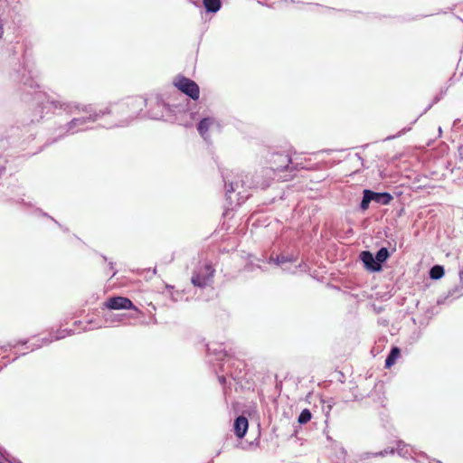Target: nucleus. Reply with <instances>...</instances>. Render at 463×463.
<instances>
[{"instance_id": "nucleus-19", "label": "nucleus", "mask_w": 463, "mask_h": 463, "mask_svg": "<svg viewBox=\"0 0 463 463\" xmlns=\"http://www.w3.org/2000/svg\"><path fill=\"white\" fill-rule=\"evenodd\" d=\"M410 129H411V128H404V129H402L401 132H399L397 135L387 137V139H392V138H395V137H400V136H402V134H404L406 131H409Z\"/></svg>"}, {"instance_id": "nucleus-17", "label": "nucleus", "mask_w": 463, "mask_h": 463, "mask_svg": "<svg viewBox=\"0 0 463 463\" xmlns=\"http://www.w3.org/2000/svg\"><path fill=\"white\" fill-rule=\"evenodd\" d=\"M238 188V183L232 182L229 185H226V194L234 192Z\"/></svg>"}, {"instance_id": "nucleus-7", "label": "nucleus", "mask_w": 463, "mask_h": 463, "mask_svg": "<svg viewBox=\"0 0 463 463\" xmlns=\"http://www.w3.org/2000/svg\"><path fill=\"white\" fill-rule=\"evenodd\" d=\"M248 420L244 416H239L234 422V431L238 438L241 439L245 436L248 430Z\"/></svg>"}, {"instance_id": "nucleus-20", "label": "nucleus", "mask_w": 463, "mask_h": 463, "mask_svg": "<svg viewBox=\"0 0 463 463\" xmlns=\"http://www.w3.org/2000/svg\"><path fill=\"white\" fill-rule=\"evenodd\" d=\"M459 279H460V283H461V284H462V286H463V270H462V271H460V273H459Z\"/></svg>"}, {"instance_id": "nucleus-1", "label": "nucleus", "mask_w": 463, "mask_h": 463, "mask_svg": "<svg viewBox=\"0 0 463 463\" xmlns=\"http://www.w3.org/2000/svg\"><path fill=\"white\" fill-rule=\"evenodd\" d=\"M61 108H63L65 110H68L69 112H71V113L73 111L77 110L79 112H82V113L89 115V117L74 118L69 123V130L71 132H77V131L85 129L87 128L86 125L89 122L96 121L99 118L100 114L104 115V112L101 110L99 111V113L94 112L91 106H83V107L80 108L79 106H76V105L72 106L71 104H62V105H61Z\"/></svg>"}, {"instance_id": "nucleus-13", "label": "nucleus", "mask_w": 463, "mask_h": 463, "mask_svg": "<svg viewBox=\"0 0 463 463\" xmlns=\"http://www.w3.org/2000/svg\"><path fill=\"white\" fill-rule=\"evenodd\" d=\"M444 275V269L441 266L436 265L430 269V276L433 279H439Z\"/></svg>"}, {"instance_id": "nucleus-12", "label": "nucleus", "mask_w": 463, "mask_h": 463, "mask_svg": "<svg viewBox=\"0 0 463 463\" xmlns=\"http://www.w3.org/2000/svg\"><path fill=\"white\" fill-rule=\"evenodd\" d=\"M203 5L208 12L215 13L221 8L220 0H203Z\"/></svg>"}, {"instance_id": "nucleus-5", "label": "nucleus", "mask_w": 463, "mask_h": 463, "mask_svg": "<svg viewBox=\"0 0 463 463\" xmlns=\"http://www.w3.org/2000/svg\"><path fill=\"white\" fill-rule=\"evenodd\" d=\"M213 272L211 265H205L200 272L193 275L192 283L196 287L203 288L211 281Z\"/></svg>"}, {"instance_id": "nucleus-2", "label": "nucleus", "mask_w": 463, "mask_h": 463, "mask_svg": "<svg viewBox=\"0 0 463 463\" xmlns=\"http://www.w3.org/2000/svg\"><path fill=\"white\" fill-rule=\"evenodd\" d=\"M364 196L360 204V207L363 211H365L369 208V204L371 202H375L382 205H388L392 200V196L389 193H376L371 190L365 189L364 190Z\"/></svg>"}, {"instance_id": "nucleus-25", "label": "nucleus", "mask_w": 463, "mask_h": 463, "mask_svg": "<svg viewBox=\"0 0 463 463\" xmlns=\"http://www.w3.org/2000/svg\"><path fill=\"white\" fill-rule=\"evenodd\" d=\"M14 463H21V462H16V460H14Z\"/></svg>"}, {"instance_id": "nucleus-14", "label": "nucleus", "mask_w": 463, "mask_h": 463, "mask_svg": "<svg viewBox=\"0 0 463 463\" xmlns=\"http://www.w3.org/2000/svg\"><path fill=\"white\" fill-rule=\"evenodd\" d=\"M389 257V251L386 248H381L376 255H375V260L377 263L381 265V263L384 262Z\"/></svg>"}, {"instance_id": "nucleus-3", "label": "nucleus", "mask_w": 463, "mask_h": 463, "mask_svg": "<svg viewBox=\"0 0 463 463\" xmlns=\"http://www.w3.org/2000/svg\"><path fill=\"white\" fill-rule=\"evenodd\" d=\"M175 85L178 90L193 99H197L199 98V87L194 80L185 77H178L175 80Z\"/></svg>"}, {"instance_id": "nucleus-23", "label": "nucleus", "mask_w": 463, "mask_h": 463, "mask_svg": "<svg viewBox=\"0 0 463 463\" xmlns=\"http://www.w3.org/2000/svg\"><path fill=\"white\" fill-rule=\"evenodd\" d=\"M43 343H44V344H48V343H50L52 340H50V341H49V340H43Z\"/></svg>"}, {"instance_id": "nucleus-11", "label": "nucleus", "mask_w": 463, "mask_h": 463, "mask_svg": "<svg viewBox=\"0 0 463 463\" xmlns=\"http://www.w3.org/2000/svg\"><path fill=\"white\" fill-rule=\"evenodd\" d=\"M399 355H400V349L398 347H393L391 350L389 355L387 356V358L385 360V367L389 368L392 364H394V363Z\"/></svg>"}, {"instance_id": "nucleus-21", "label": "nucleus", "mask_w": 463, "mask_h": 463, "mask_svg": "<svg viewBox=\"0 0 463 463\" xmlns=\"http://www.w3.org/2000/svg\"><path fill=\"white\" fill-rule=\"evenodd\" d=\"M62 337H64V335H58L55 336V339L58 340V339H61Z\"/></svg>"}, {"instance_id": "nucleus-6", "label": "nucleus", "mask_w": 463, "mask_h": 463, "mask_svg": "<svg viewBox=\"0 0 463 463\" xmlns=\"http://www.w3.org/2000/svg\"><path fill=\"white\" fill-rule=\"evenodd\" d=\"M125 105L128 107L129 110V117L134 118L143 110V109L146 105V101L142 97H134L128 99Z\"/></svg>"}, {"instance_id": "nucleus-22", "label": "nucleus", "mask_w": 463, "mask_h": 463, "mask_svg": "<svg viewBox=\"0 0 463 463\" xmlns=\"http://www.w3.org/2000/svg\"><path fill=\"white\" fill-rule=\"evenodd\" d=\"M386 453H387V451H386V450H384V451L380 452V455L383 456V455H385Z\"/></svg>"}, {"instance_id": "nucleus-16", "label": "nucleus", "mask_w": 463, "mask_h": 463, "mask_svg": "<svg viewBox=\"0 0 463 463\" xmlns=\"http://www.w3.org/2000/svg\"><path fill=\"white\" fill-rule=\"evenodd\" d=\"M310 420H311V412H310V411L307 410V409H304L300 412L298 420V422L300 424H305V423L308 422Z\"/></svg>"}, {"instance_id": "nucleus-15", "label": "nucleus", "mask_w": 463, "mask_h": 463, "mask_svg": "<svg viewBox=\"0 0 463 463\" xmlns=\"http://www.w3.org/2000/svg\"><path fill=\"white\" fill-rule=\"evenodd\" d=\"M411 449L407 444H405L402 441H398L397 451H398L399 455H401L402 457H407L408 455L411 454Z\"/></svg>"}, {"instance_id": "nucleus-4", "label": "nucleus", "mask_w": 463, "mask_h": 463, "mask_svg": "<svg viewBox=\"0 0 463 463\" xmlns=\"http://www.w3.org/2000/svg\"><path fill=\"white\" fill-rule=\"evenodd\" d=\"M104 307L109 309H134L137 308L133 305L132 301L125 297H113L109 298L105 303Z\"/></svg>"}, {"instance_id": "nucleus-8", "label": "nucleus", "mask_w": 463, "mask_h": 463, "mask_svg": "<svg viewBox=\"0 0 463 463\" xmlns=\"http://www.w3.org/2000/svg\"><path fill=\"white\" fill-rule=\"evenodd\" d=\"M362 260L369 269L373 271H379L381 269V265L376 262L375 257L369 251H363L361 254Z\"/></svg>"}, {"instance_id": "nucleus-24", "label": "nucleus", "mask_w": 463, "mask_h": 463, "mask_svg": "<svg viewBox=\"0 0 463 463\" xmlns=\"http://www.w3.org/2000/svg\"><path fill=\"white\" fill-rule=\"evenodd\" d=\"M220 381H221V382H223V381H224V378H223V377H221V378H220Z\"/></svg>"}, {"instance_id": "nucleus-9", "label": "nucleus", "mask_w": 463, "mask_h": 463, "mask_svg": "<svg viewBox=\"0 0 463 463\" xmlns=\"http://www.w3.org/2000/svg\"><path fill=\"white\" fill-rule=\"evenodd\" d=\"M214 123H215V120L213 118H203L198 123V126H197L198 132L203 137L204 140L208 139L207 131L209 130L210 127L213 126Z\"/></svg>"}, {"instance_id": "nucleus-18", "label": "nucleus", "mask_w": 463, "mask_h": 463, "mask_svg": "<svg viewBox=\"0 0 463 463\" xmlns=\"http://www.w3.org/2000/svg\"><path fill=\"white\" fill-rule=\"evenodd\" d=\"M291 260H292V259H288V258H287L285 256H280V257H277L276 263L278 265H280V264H283V263H285L287 261H291Z\"/></svg>"}, {"instance_id": "nucleus-10", "label": "nucleus", "mask_w": 463, "mask_h": 463, "mask_svg": "<svg viewBox=\"0 0 463 463\" xmlns=\"http://www.w3.org/2000/svg\"><path fill=\"white\" fill-rule=\"evenodd\" d=\"M275 156H276L275 162L278 161L279 163V165H277V167H276L277 170L286 169L291 161L290 158L288 157V156H287V155L278 154Z\"/></svg>"}]
</instances>
